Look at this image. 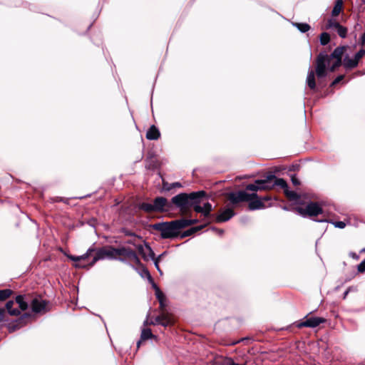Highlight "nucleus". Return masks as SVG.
I'll return each instance as SVG.
<instances>
[{
  "label": "nucleus",
  "instance_id": "nucleus-1",
  "mask_svg": "<svg viewBox=\"0 0 365 365\" xmlns=\"http://www.w3.org/2000/svg\"><path fill=\"white\" fill-rule=\"evenodd\" d=\"M348 46L336 47L331 54L320 52L315 59V70H309L307 77L308 87L313 91L317 89L316 78H318V86L322 88V78L327 76L328 71L334 72L342 66L344 53L347 51Z\"/></svg>",
  "mask_w": 365,
  "mask_h": 365
},
{
  "label": "nucleus",
  "instance_id": "nucleus-2",
  "mask_svg": "<svg viewBox=\"0 0 365 365\" xmlns=\"http://www.w3.org/2000/svg\"><path fill=\"white\" fill-rule=\"evenodd\" d=\"M134 252L131 248L125 247L115 248L113 246H106L99 249L91 247L81 256L70 255L67 257L71 260L78 262L75 264L76 267L89 269L98 260L105 258L118 259L123 262H128Z\"/></svg>",
  "mask_w": 365,
  "mask_h": 365
},
{
  "label": "nucleus",
  "instance_id": "nucleus-3",
  "mask_svg": "<svg viewBox=\"0 0 365 365\" xmlns=\"http://www.w3.org/2000/svg\"><path fill=\"white\" fill-rule=\"evenodd\" d=\"M207 199V193L204 190L181 192L171 198L172 210L178 209L181 216L191 217L192 210L195 211L196 204H201L204 200Z\"/></svg>",
  "mask_w": 365,
  "mask_h": 365
},
{
  "label": "nucleus",
  "instance_id": "nucleus-4",
  "mask_svg": "<svg viewBox=\"0 0 365 365\" xmlns=\"http://www.w3.org/2000/svg\"><path fill=\"white\" fill-rule=\"evenodd\" d=\"M275 186L284 189V193L289 201H295L299 204H302L300 201V195L294 191L289 190L287 182L282 178H277L272 173L267 174L262 180H256L254 183L247 185L246 189L252 191L269 190L273 189Z\"/></svg>",
  "mask_w": 365,
  "mask_h": 365
},
{
  "label": "nucleus",
  "instance_id": "nucleus-5",
  "mask_svg": "<svg viewBox=\"0 0 365 365\" xmlns=\"http://www.w3.org/2000/svg\"><path fill=\"white\" fill-rule=\"evenodd\" d=\"M149 227L153 230L160 232L162 239L179 237L180 231L182 230L180 219L152 224Z\"/></svg>",
  "mask_w": 365,
  "mask_h": 365
},
{
  "label": "nucleus",
  "instance_id": "nucleus-6",
  "mask_svg": "<svg viewBox=\"0 0 365 365\" xmlns=\"http://www.w3.org/2000/svg\"><path fill=\"white\" fill-rule=\"evenodd\" d=\"M138 209L146 213L158 212L163 213L172 211L170 201L164 197H156L153 203L143 202L138 205Z\"/></svg>",
  "mask_w": 365,
  "mask_h": 365
},
{
  "label": "nucleus",
  "instance_id": "nucleus-7",
  "mask_svg": "<svg viewBox=\"0 0 365 365\" xmlns=\"http://www.w3.org/2000/svg\"><path fill=\"white\" fill-rule=\"evenodd\" d=\"M257 191L248 190H238L236 192H231L227 194V199L233 205H237L240 202H248L253 197H257Z\"/></svg>",
  "mask_w": 365,
  "mask_h": 365
},
{
  "label": "nucleus",
  "instance_id": "nucleus-8",
  "mask_svg": "<svg viewBox=\"0 0 365 365\" xmlns=\"http://www.w3.org/2000/svg\"><path fill=\"white\" fill-rule=\"evenodd\" d=\"M294 210L303 217H317L323 213L322 206L317 202H309L305 207H296Z\"/></svg>",
  "mask_w": 365,
  "mask_h": 365
},
{
  "label": "nucleus",
  "instance_id": "nucleus-9",
  "mask_svg": "<svg viewBox=\"0 0 365 365\" xmlns=\"http://www.w3.org/2000/svg\"><path fill=\"white\" fill-rule=\"evenodd\" d=\"M145 325H157L160 324L163 327H167L174 325L175 320L173 315L169 312H160L159 315H158L154 320H151L150 322H148L147 320L145 322Z\"/></svg>",
  "mask_w": 365,
  "mask_h": 365
},
{
  "label": "nucleus",
  "instance_id": "nucleus-10",
  "mask_svg": "<svg viewBox=\"0 0 365 365\" xmlns=\"http://www.w3.org/2000/svg\"><path fill=\"white\" fill-rule=\"evenodd\" d=\"M304 319V321L296 322L294 324L298 329H302L303 327L315 328L326 322L324 318L318 317L308 318L307 316H306Z\"/></svg>",
  "mask_w": 365,
  "mask_h": 365
},
{
  "label": "nucleus",
  "instance_id": "nucleus-11",
  "mask_svg": "<svg viewBox=\"0 0 365 365\" xmlns=\"http://www.w3.org/2000/svg\"><path fill=\"white\" fill-rule=\"evenodd\" d=\"M31 317V314L29 313H24L21 314L18 319L16 320L10 322L7 325L8 330L10 333L14 332L16 330L21 329V327H24L29 320Z\"/></svg>",
  "mask_w": 365,
  "mask_h": 365
},
{
  "label": "nucleus",
  "instance_id": "nucleus-12",
  "mask_svg": "<svg viewBox=\"0 0 365 365\" xmlns=\"http://www.w3.org/2000/svg\"><path fill=\"white\" fill-rule=\"evenodd\" d=\"M31 310L34 313H45L48 311L47 309V306L48 304V302L46 300L39 299L36 297H33L31 295Z\"/></svg>",
  "mask_w": 365,
  "mask_h": 365
},
{
  "label": "nucleus",
  "instance_id": "nucleus-13",
  "mask_svg": "<svg viewBox=\"0 0 365 365\" xmlns=\"http://www.w3.org/2000/svg\"><path fill=\"white\" fill-rule=\"evenodd\" d=\"M31 295L30 294H19L15 297V302L19 304V307L21 311H26L29 308V304H31Z\"/></svg>",
  "mask_w": 365,
  "mask_h": 365
},
{
  "label": "nucleus",
  "instance_id": "nucleus-14",
  "mask_svg": "<svg viewBox=\"0 0 365 365\" xmlns=\"http://www.w3.org/2000/svg\"><path fill=\"white\" fill-rule=\"evenodd\" d=\"M248 209L250 210H256L259 209H264L266 207L262 200L260 199L257 194V197L252 198L248 201Z\"/></svg>",
  "mask_w": 365,
  "mask_h": 365
},
{
  "label": "nucleus",
  "instance_id": "nucleus-15",
  "mask_svg": "<svg viewBox=\"0 0 365 365\" xmlns=\"http://www.w3.org/2000/svg\"><path fill=\"white\" fill-rule=\"evenodd\" d=\"M212 210V205L208 202L204 203L202 207L200 204H196L195 206V212L202 213L205 217H209L210 216Z\"/></svg>",
  "mask_w": 365,
  "mask_h": 365
},
{
  "label": "nucleus",
  "instance_id": "nucleus-16",
  "mask_svg": "<svg viewBox=\"0 0 365 365\" xmlns=\"http://www.w3.org/2000/svg\"><path fill=\"white\" fill-rule=\"evenodd\" d=\"M235 215V212L234 210L231 208H227L223 212H222L220 214L217 215L215 221L217 222H227L229 220H230L234 215Z\"/></svg>",
  "mask_w": 365,
  "mask_h": 365
},
{
  "label": "nucleus",
  "instance_id": "nucleus-17",
  "mask_svg": "<svg viewBox=\"0 0 365 365\" xmlns=\"http://www.w3.org/2000/svg\"><path fill=\"white\" fill-rule=\"evenodd\" d=\"M208 224H205V225H201L196 226V227H192L190 228L189 230H185L184 232L180 231L179 237L180 239H184V238H185L187 237L191 236V235L195 234L196 232L202 230Z\"/></svg>",
  "mask_w": 365,
  "mask_h": 365
},
{
  "label": "nucleus",
  "instance_id": "nucleus-18",
  "mask_svg": "<svg viewBox=\"0 0 365 365\" xmlns=\"http://www.w3.org/2000/svg\"><path fill=\"white\" fill-rule=\"evenodd\" d=\"M146 138L150 140H156L160 138V133L158 128L155 125H151L146 133Z\"/></svg>",
  "mask_w": 365,
  "mask_h": 365
},
{
  "label": "nucleus",
  "instance_id": "nucleus-19",
  "mask_svg": "<svg viewBox=\"0 0 365 365\" xmlns=\"http://www.w3.org/2000/svg\"><path fill=\"white\" fill-rule=\"evenodd\" d=\"M155 296H156V298L158 300L159 304H160L159 308H158L159 312H168L166 309V304H165L166 297L163 294V292L160 290V289H158L157 293H155Z\"/></svg>",
  "mask_w": 365,
  "mask_h": 365
},
{
  "label": "nucleus",
  "instance_id": "nucleus-20",
  "mask_svg": "<svg viewBox=\"0 0 365 365\" xmlns=\"http://www.w3.org/2000/svg\"><path fill=\"white\" fill-rule=\"evenodd\" d=\"M359 63L355 58H350L348 55H346L343 59L342 66L346 70H351L357 67Z\"/></svg>",
  "mask_w": 365,
  "mask_h": 365
},
{
  "label": "nucleus",
  "instance_id": "nucleus-21",
  "mask_svg": "<svg viewBox=\"0 0 365 365\" xmlns=\"http://www.w3.org/2000/svg\"><path fill=\"white\" fill-rule=\"evenodd\" d=\"M14 304V302L13 300H9L6 303L5 308L11 316H19L21 314V312L18 309H13Z\"/></svg>",
  "mask_w": 365,
  "mask_h": 365
},
{
  "label": "nucleus",
  "instance_id": "nucleus-22",
  "mask_svg": "<svg viewBox=\"0 0 365 365\" xmlns=\"http://www.w3.org/2000/svg\"><path fill=\"white\" fill-rule=\"evenodd\" d=\"M343 10V1L342 0H336L335 1L334 8L331 11V16L333 17H336L339 15V14Z\"/></svg>",
  "mask_w": 365,
  "mask_h": 365
},
{
  "label": "nucleus",
  "instance_id": "nucleus-23",
  "mask_svg": "<svg viewBox=\"0 0 365 365\" xmlns=\"http://www.w3.org/2000/svg\"><path fill=\"white\" fill-rule=\"evenodd\" d=\"M180 221L182 230L189 226L195 225L198 222V220H197V219H187V218H184V217L180 218Z\"/></svg>",
  "mask_w": 365,
  "mask_h": 365
},
{
  "label": "nucleus",
  "instance_id": "nucleus-24",
  "mask_svg": "<svg viewBox=\"0 0 365 365\" xmlns=\"http://www.w3.org/2000/svg\"><path fill=\"white\" fill-rule=\"evenodd\" d=\"M163 189L165 191H170L172 189H174L175 187H181L182 185L180 182H173V183H169L165 180H163Z\"/></svg>",
  "mask_w": 365,
  "mask_h": 365
},
{
  "label": "nucleus",
  "instance_id": "nucleus-25",
  "mask_svg": "<svg viewBox=\"0 0 365 365\" xmlns=\"http://www.w3.org/2000/svg\"><path fill=\"white\" fill-rule=\"evenodd\" d=\"M292 25L302 33H306L311 29L309 24L307 23L292 22Z\"/></svg>",
  "mask_w": 365,
  "mask_h": 365
},
{
  "label": "nucleus",
  "instance_id": "nucleus-26",
  "mask_svg": "<svg viewBox=\"0 0 365 365\" xmlns=\"http://www.w3.org/2000/svg\"><path fill=\"white\" fill-rule=\"evenodd\" d=\"M336 26V31H337V34L338 35L341 37V38H346V36H347V28L341 25L340 24H335Z\"/></svg>",
  "mask_w": 365,
  "mask_h": 365
},
{
  "label": "nucleus",
  "instance_id": "nucleus-27",
  "mask_svg": "<svg viewBox=\"0 0 365 365\" xmlns=\"http://www.w3.org/2000/svg\"><path fill=\"white\" fill-rule=\"evenodd\" d=\"M13 294V291L10 289H5L0 290V302H3L9 299L11 294Z\"/></svg>",
  "mask_w": 365,
  "mask_h": 365
},
{
  "label": "nucleus",
  "instance_id": "nucleus-28",
  "mask_svg": "<svg viewBox=\"0 0 365 365\" xmlns=\"http://www.w3.org/2000/svg\"><path fill=\"white\" fill-rule=\"evenodd\" d=\"M155 336L153 334L150 329H143L141 332V340H147L149 339L155 338Z\"/></svg>",
  "mask_w": 365,
  "mask_h": 365
},
{
  "label": "nucleus",
  "instance_id": "nucleus-29",
  "mask_svg": "<svg viewBox=\"0 0 365 365\" xmlns=\"http://www.w3.org/2000/svg\"><path fill=\"white\" fill-rule=\"evenodd\" d=\"M330 35L327 32H323L320 34L319 40L322 46H326L330 42Z\"/></svg>",
  "mask_w": 365,
  "mask_h": 365
},
{
  "label": "nucleus",
  "instance_id": "nucleus-30",
  "mask_svg": "<svg viewBox=\"0 0 365 365\" xmlns=\"http://www.w3.org/2000/svg\"><path fill=\"white\" fill-rule=\"evenodd\" d=\"M129 262H133L136 266L140 268V267H143V264L140 262L138 256L137 255L136 252H134L131 258L128 261Z\"/></svg>",
  "mask_w": 365,
  "mask_h": 365
},
{
  "label": "nucleus",
  "instance_id": "nucleus-31",
  "mask_svg": "<svg viewBox=\"0 0 365 365\" xmlns=\"http://www.w3.org/2000/svg\"><path fill=\"white\" fill-rule=\"evenodd\" d=\"M136 248H137V250H138V253L142 256L143 259L145 261H148V257L147 256V254L145 252V249H144L143 245H138L136 246Z\"/></svg>",
  "mask_w": 365,
  "mask_h": 365
},
{
  "label": "nucleus",
  "instance_id": "nucleus-32",
  "mask_svg": "<svg viewBox=\"0 0 365 365\" xmlns=\"http://www.w3.org/2000/svg\"><path fill=\"white\" fill-rule=\"evenodd\" d=\"M145 248L147 249V250L148 251V257L152 259L153 261L155 260V255L153 252V250H152V248L150 247V246L147 243V242H145Z\"/></svg>",
  "mask_w": 365,
  "mask_h": 365
},
{
  "label": "nucleus",
  "instance_id": "nucleus-33",
  "mask_svg": "<svg viewBox=\"0 0 365 365\" xmlns=\"http://www.w3.org/2000/svg\"><path fill=\"white\" fill-rule=\"evenodd\" d=\"M364 55L365 50L364 48H361L354 55V58L359 63Z\"/></svg>",
  "mask_w": 365,
  "mask_h": 365
},
{
  "label": "nucleus",
  "instance_id": "nucleus-34",
  "mask_svg": "<svg viewBox=\"0 0 365 365\" xmlns=\"http://www.w3.org/2000/svg\"><path fill=\"white\" fill-rule=\"evenodd\" d=\"M155 156L153 153H149L146 158V161L149 162V168L150 167H155L154 165L155 160H154Z\"/></svg>",
  "mask_w": 365,
  "mask_h": 365
},
{
  "label": "nucleus",
  "instance_id": "nucleus-35",
  "mask_svg": "<svg viewBox=\"0 0 365 365\" xmlns=\"http://www.w3.org/2000/svg\"><path fill=\"white\" fill-rule=\"evenodd\" d=\"M139 269H141L142 272L147 277V278L150 281H153L152 276L150 275V272L148 269L145 267V266L143 264V267H140Z\"/></svg>",
  "mask_w": 365,
  "mask_h": 365
},
{
  "label": "nucleus",
  "instance_id": "nucleus-36",
  "mask_svg": "<svg viewBox=\"0 0 365 365\" xmlns=\"http://www.w3.org/2000/svg\"><path fill=\"white\" fill-rule=\"evenodd\" d=\"M344 78V75L338 76L331 83L330 86L334 87Z\"/></svg>",
  "mask_w": 365,
  "mask_h": 365
},
{
  "label": "nucleus",
  "instance_id": "nucleus-37",
  "mask_svg": "<svg viewBox=\"0 0 365 365\" xmlns=\"http://www.w3.org/2000/svg\"><path fill=\"white\" fill-rule=\"evenodd\" d=\"M339 24V23L335 20L331 19H329L327 21V29H331V28L336 29L335 24Z\"/></svg>",
  "mask_w": 365,
  "mask_h": 365
},
{
  "label": "nucleus",
  "instance_id": "nucleus-38",
  "mask_svg": "<svg viewBox=\"0 0 365 365\" xmlns=\"http://www.w3.org/2000/svg\"><path fill=\"white\" fill-rule=\"evenodd\" d=\"M225 361V360L222 359H216L210 364H207V365H224Z\"/></svg>",
  "mask_w": 365,
  "mask_h": 365
},
{
  "label": "nucleus",
  "instance_id": "nucleus-39",
  "mask_svg": "<svg viewBox=\"0 0 365 365\" xmlns=\"http://www.w3.org/2000/svg\"><path fill=\"white\" fill-rule=\"evenodd\" d=\"M52 200L53 202H63L64 203H68V199L62 197H55L54 198H53Z\"/></svg>",
  "mask_w": 365,
  "mask_h": 365
},
{
  "label": "nucleus",
  "instance_id": "nucleus-40",
  "mask_svg": "<svg viewBox=\"0 0 365 365\" xmlns=\"http://www.w3.org/2000/svg\"><path fill=\"white\" fill-rule=\"evenodd\" d=\"M333 224L334 225V226L336 227L341 228V229L344 228L346 226L345 222H342V221H336V222H334Z\"/></svg>",
  "mask_w": 365,
  "mask_h": 365
},
{
  "label": "nucleus",
  "instance_id": "nucleus-41",
  "mask_svg": "<svg viewBox=\"0 0 365 365\" xmlns=\"http://www.w3.org/2000/svg\"><path fill=\"white\" fill-rule=\"evenodd\" d=\"M358 272L360 273H363L365 272V260H363L359 265H358Z\"/></svg>",
  "mask_w": 365,
  "mask_h": 365
},
{
  "label": "nucleus",
  "instance_id": "nucleus-42",
  "mask_svg": "<svg viewBox=\"0 0 365 365\" xmlns=\"http://www.w3.org/2000/svg\"><path fill=\"white\" fill-rule=\"evenodd\" d=\"M291 180H292V182L294 185L295 186H297V185H300V181L296 177L295 175H292L291 177Z\"/></svg>",
  "mask_w": 365,
  "mask_h": 365
},
{
  "label": "nucleus",
  "instance_id": "nucleus-43",
  "mask_svg": "<svg viewBox=\"0 0 365 365\" xmlns=\"http://www.w3.org/2000/svg\"><path fill=\"white\" fill-rule=\"evenodd\" d=\"M6 314V309L4 308L0 309V322L4 320Z\"/></svg>",
  "mask_w": 365,
  "mask_h": 365
},
{
  "label": "nucleus",
  "instance_id": "nucleus-44",
  "mask_svg": "<svg viewBox=\"0 0 365 365\" xmlns=\"http://www.w3.org/2000/svg\"><path fill=\"white\" fill-rule=\"evenodd\" d=\"M166 255V252H163L160 255H158L157 257H155V262H160V261L164 257V256Z\"/></svg>",
  "mask_w": 365,
  "mask_h": 365
},
{
  "label": "nucleus",
  "instance_id": "nucleus-45",
  "mask_svg": "<svg viewBox=\"0 0 365 365\" xmlns=\"http://www.w3.org/2000/svg\"><path fill=\"white\" fill-rule=\"evenodd\" d=\"M154 264H155V267L157 269V270L160 272V274H162L163 272L160 268L159 262L154 261Z\"/></svg>",
  "mask_w": 365,
  "mask_h": 365
},
{
  "label": "nucleus",
  "instance_id": "nucleus-46",
  "mask_svg": "<svg viewBox=\"0 0 365 365\" xmlns=\"http://www.w3.org/2000/svg\"><path fill=\"white\" fill-rule=\"evenodd\" d=\"M260 199H262L263 202L264 203V202L270 200L271 197L269 195H265L264 197H261Z\"/></svg>",
  "mask_w": 365,
  "mask_h": 365
},
{
  "label": "nucleus",
  "instance_id": "nucleus-47",
  "mask_svg": "<svg viewBox=\"0 0 365 365\" xmlns=\"http://www.w3.org/2000/svg\"><path fill=\"white\" fill-rule=\"evenodd\" d=\"M227 365H246V364H236L235 363L232 359H229L227 360Z\"/></svg>",
  "mask_w": 365,
  "mask_h": 365
},
{
  "label": "nucleus",
  "instance_id": "nucleus-48",
  "mask_svg": "<svg viewBox=\"0 0 365 365\" xmlns=\"http://www.w3.org/2000/svg\"><path fill=\"white\" fill-rule=\"evenodd\" d=\"M361 43L362 46L365 45V32L362 34L361 37Z\"/></svg>",
  "mask_w": 365,
  "mask_h": 365
},
{
  "label": "nucleus",
  "instance_id": "nucleus-49",
  "mask_svg": "<svg viewBox=\"0 0 365 365\" xmlns=\"http://www.w3.org/2000/svg\"><path fill=\"white\" fill-rule=\"evenodd\" d=\"M153 283V287L155 289V293H157L158 289H160L158 285L153 281H150Z\"/></svg>",
  "mask_w": 365,
  "mask_h": 365
},
{
  "label": "nucleus",
  "instance_id": "nucleus-50",
  "mask_svg": "<svg viewBox=\"0 0 365 365\" xmlns=\"http://www.w3.org/2000/svg\"><path fill=\"white\" fill-rule=\"evenodd\" d=\"M219 235H222L224 233V230L222 229L215 228V229Z\"/></svg>",
  "mask_w": 365,
  "mask_h": 365
},
{
  "label": "nucleus",
  "instance_id": "nucleus-51",
  "mask_svg": "<svg viewBox=\"0 0 365 365\" xmlns=\"http://www.w3.org/2000/svg\"><path fill=\"white\" fill-rule=\"evenodd\" d=\"M125 235H127V236H136L134 232H125Z\"/></svg>",
  "mask_w": 365,
  "mask_h": 365
},
{
  "label": "nucleus",
  "instance_id": "nucleus-52",
  "mask_svg": "<svg viewBox=\"0 0 365 365\" xmlns=\"http://www.w3.org/2000/svg\"><path fill=\"white\" fill-rule=\"evenodd\" d=\"M350 291V288H349L344 293V299H345Z\"/></svg>",
  "mask_w": 365,
  "mask_h": 365
},
{
  "label": "nucleus",
  "instance_id": "nucleus-53",
  "mask_svg": "<svg viewBox=\"0 0 365 365\" xmlns=\"http://www.w3.org/2000/svg\"><path fill=\"white\" fill-rule=\"evenodd\" d=\"M90 27H91V25L87 26H86V29H85V31H83L81 34H85V33H86V32L88 31V30L90 29Z\"/></svg>",
  "mask_w": 365,
  "mask_h": 365
},
{
  "label": "nucleus",
  "instance_id": "nucleus-54",
  "mask_svg": "<svg viewBox=\"0 0 365 365\" xmlns=\"http://www.w3.org/2000/svg\"><path fill=\"white\" fill-rule=\"evenodd\" d=\"M246 339H247L246 338H242L240 340H239V341H237L234 342V343H233V344H237V343H239V342H240V341H244V340H246Z\"/></svg>",
  "mask_w": 365,
  "mask_h": 365
},
{
  "label": "nucleus",
  "instance_id": "nucleus-55",
  "mask_svg": "<svg viewBox=\"0 0 365 365\" xmlns=\"http://www.w3.org/2000/svg\"><path fill=\"white\" fill-rule=\"evenodd\" d=\"M143 340H141V339L138 341L137 343V347L139 348L140 344H141V342L143 341Z\"/></svg>",
  "mask_w": 365,
  "mask_h": 365
},
{
  "label": "nucleus",
  "instance_id": "nucleus-56",
  "mask_svg": "<svg viewBox=\"0 0 365 365\" xmlns=\"http://www.w3.org/2000/svg\"><path fill=\"white\" fill-rule=\"evenodd\" d=\"M128 243L134 245L133 241H128Z\"/></svg>",
  "mask_w": 365,
  "mask_h": 365
}]
</instances>
